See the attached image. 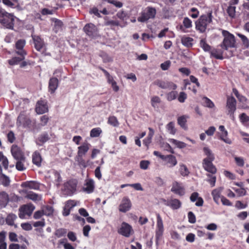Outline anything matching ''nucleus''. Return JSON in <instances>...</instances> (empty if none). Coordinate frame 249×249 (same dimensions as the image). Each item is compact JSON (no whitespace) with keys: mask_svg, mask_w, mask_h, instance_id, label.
<instances>
[{"mask_svg":"<svg viewBox=\"0 0 249 249\" xmlns=\"http://www.w3.org/2000/svg\"><path fill=\"white\" fill-rule=\"evenodd\" d=\"M157 85L162 89H175L177 88L176 85L174 84L172 82L168 81H158Z\"/></svg>","mask_w":249,"mask_h":249,"instance_id":"bb28decb","label":"nucleus"},{"mask_svg":"<svg viewBox=\"0 0 249 249\" xmlns=\"http://www.w3.org/2000/svg\"><path fill=\"white\" fill-rule=\"evenodd\" d=\"M247 203L243 204L241 201H236L235 204V207L238 209H245L247 207Z\"/></svg>","mask_w":249,"mask_h":249,"instance_id":"e2e57ef3","label":"nucleus"},{"mask_svg":"<svg viewBox=\"0 0 249 249\" xmlns=\"http://www.w3.org/2000/svg\"><path fill=\"white\" fill-rule=\"evenodd\" d=\"M83 31L87 36L91 38H94L98 36L99 30L93 23L86 24L83 28Z\"/></svg>","mask_w":249,"mask_h":249,"instance_id":"6e6552de","label":"nucleus"},{"mask_svg":"<svg viewBox=\"0 0 249 249\" xmlns=\"http://www.w3.org/2000/svg\"><path fill=\"white\" fill-rule=\"evenodd\" d=\"M213 161L211 160H203V167L207 172L212 174H215L216 172V168L213 165Z\"/></svg>","mask_w":249,"mask_h":249,"instance_id":"a211bd4d","label":"nucleus"},{"mask_svg":"<svg viewBox=\"0 0 249 249\" xmlns=\"http://www.w3.org/2000/svg\"><path fill=\"white\" fill-rule=\"evenodd\" d=\"M212 12L201 16L195 22L196 30L200 33H204L208 25L212 22Z\"/></svg>","mask_w":249,"mask_h":249,"instance_id":"f257e3e1","label":"nucleus"},{"mask_svg":"<svg viewBox=\"0 0 249 249\" xmlns=\"http://www.w3.org/2000/svg\"><path fill=\"white\" fill-rule=\"evenodd\" d=\"M101 128L96 127L92 129L90 132V136L92 138L98 137L102 133Z\"/></svg>","mask_w":249,"mask_h":249,"instance_id":"a18cd8bd","label":"nucleus"},{"mask_svg":"<svg viewBox=\"0 0 249 249\" xmlns=\"http://www.w3.org/2000/svg\"><path fill=\"white\" fill-rule=\"evenodd\" d=\"M17 162L16 163V169L20 171H24L26 169V167L24 165V162H25L26 159H24L23 160H16Z\"/></svg>","mask_w":249,"mask_h":249,"instance_id":"c03bdc74","label":"nucleus"},{"mask_svg":"<svg viewBox=\"0 0 249 249\" xmlns=\"http://www.w3.org/2000/svg\"><path fill=\"white\" fill-rule=\"evenodd\" d=\"M222 33L224 38L222 43L220 44L221 47L226 50H227L229 48L235 47L234 36L226 30H222Z\"/></svg>","mask_w":249,"mask_h":249,"instance_id":"7ed1b4c3","label":"nucleus"},{"mask_svg":"<svg viewBox=\"0 0 249 249\" xmlns=\"http://www.w3.org/2000/svg\"><path fill=\"white\" fill-rule=\"evenodd\" d=\"M188 118V116L186 115H182L179 117L178 118V124L183 129L186 130L187 129V126L186 125L187 119Z\"/></svg>","mask_w":249,"mask_h":249,"instance_id":"473e14b6","label":"nucleus"},{"mask_svg":"<svg viewBox=\"0 0 249 249\" xmlns=\"http://www.w3.org/2000/svg\"><path fill=\"white\" fill-rule=\"evenodd\" d=\"M235 9L236 7L233 6H230L228 8L227 11L230 17L233 18L235 17Z\"/></svg>","mask_w":249,"mask_h":249,"instance_id":"bf43d9fd","label":"nucleus"},{"mask_svg":"<svg viewBox=\"0 0 249 249\" xmlns=\"http://www.w3.org/2000/svg\"><path fill=\"white\" fill-rule=\"evenodd\" d=\"M171 191L180 196H182L184 194V188L181 184L176 181L173 183Z\"/></svg>","mask_w":249,"mask_h":249,"instance_id":"4be33fe9","label":"nucleus"},{"mask_svg":"<svg viewBox=\"0 0 249 249\" xmlns=\"http://www.w3.org/2000/svg\"><path fill=\"white\" fill-rule=\"evenodd\" d=\"M150 162L148 160H142L140 163V168L142 169L146 170L148 168Z\"/></svg>","mask_w":249,"mask_h":249,"instance_id":"69168bd1","label":"nucleus"},{"mask_svg":"<svg viewBox=\"0 0 249 249\" xmlns=\"http://www.w3.org/2000/svg\"><path fill=\"white\" fill-rule=\"evenodd\" d=\"M107 123L114 127H118L119 125V121L114 116H111L108 117Z\"/></svg>","mask_w":249,"mask_h":249,"instance_id":"79ce46f5","label":"nucleus"},{"mask_svg":"<svg viewBox=\"0 0 249 249\" xmlns=\"http://www.w3.org/2000/svg\"><path fill=\"white\" fill-rule=\"evenodd\" d=\"M15 17L12 14L7 12L4 9L0 8V23L7 29H13Z\"/></svg>","mask_w":249,"mask_h":249,"instance_id":"f03ea898","label":"nucleus"},{"mask_svg":"<svg viewBox=\"0 0 249 249\" xmlns=\"http://www.w3.org/2000/svg\"><path fill=\"white\" fill-rule=\"evenodd\" d=\"M156 15V9L150 7H146L143 10L140 17L138 18V21L144 22L150 18H154Z\"/></svg>","mask_w":249,"mask_h":249,"instance_id":"423d86ee","label":"nucleus"},{"mask_svg":"<svg viewBox=\"0 0 249 249\" xmlns=\"http://www.w3.org/2000/svg\"><path fill=\"white\" fill-rule=\"evenodd\" d=\"M67 231L66 229L59 228L55 231L54 234L57 238H60L65 236L67 233Z\"/></svg>","mask_w":249,"mask_h":249,"instance_id":"49530a36","label":"nucleus"},{"mask_svg":"<svg viewBox=\"0 0 249 249\" xmlns=\"http://www.w3.org/2000/svg\"><path fill=\"white\" fill-rule=\"evenodd\" d=\"M52 20L54 22V28L57 30H59L62 27L63 24V22L59 19L56 18H52Z\"/></svg>","mask_w":249,"mask_h":249,"instance_id":"4d7b16f0","label":"nucleus"},{"mask_svg":"<svg viewBox=\"0 0 249 249\" xmlns=\"http://www.w3.org/2000/svg\"><path fill=\"white\" fill-rule=\"evenodd\" d=\"M118 233L125 236L129 237L133 231L132 227L126 222H123L121 228L118 230Z\"/></svg>","mask_w":249,"mask_h":249,"instance_id":"2eb2a0df","label":"nucleus"},{"mask_svg":"<svg viewBox=\"0 0 249 249\" xmlns=\"http://www.w3.org/2000/svg\"><path fill=\"white\" fill-rule=\"evenodd\" d=\"M26 197L33 201H36L40 199L39 196L34 192H30L26 195Z\"/></svg>","mask_w":249,"mask_h":249,"instance_id":"864d4df0","label":"nucleus"},{"mask_svg":"<svg viewBox=\"0 0 249 249\" xmlns=\"http://www.w3.org/2000/svg\"><path fill=\"white\" fill-rule=\"evenodd\" d=\"M227 136L228 132L227 130H226L222 132L220 136V139L224 141L225 143L230 144L232 143V141L230 139L227 137Z\"/></svg>","mask_w":249,"mask_h":249,"instance_id":"3c124183","label":"nucleus"},{"mask_svg":"<svg viewBox=\"0 0 249 249\" xmlns=\"http://www.w3.org/2000/svg\"><path fill=\"white\" fill-rule=\"evenodd\" d=\"M50 139V137L47 133L45 132L40 134L36 140V144L42 145L43 143L47 142Z\"/></svg>","mask_w":249,"mask_h":249,"instance_id":"c756f323","label":"nucleus"},{"mask_svg":"<svg viewBox=\"0 0 249 249\" xmlns=\"http://www.w3.org/2000/svg\"><path fill=\"white\" fill-rule=\"evenodd\" d=\"M89 13L90 14H94L95 16L97 17L98 18H101V16L100 15V12L97 7H93L89 10Z\"/></svg>","mask_w":249,"mask_h":249,"instance_id":"0e129e2a","label":"nucleus"},{"mask_svg":"<svg viewBox=\"0 0 249 249\" xmlns=\"http://www.w3.org/2000/svg\"><path fill=\"white\" fill-rule=\"evenodd\" d=\"M210 53L211 57H213L218 59H222L223 58L222 55L223 52L220 50L214 49L210 51Z\"/></svg>","mask_w":249,"mask_h":249,"instance_id":"c9c22d12","label":"nucleus"},{"mask_svg":"<svg viewBox=\"0 0 249 249\" xmlns=\"http://www.w3.org/2000/svg\"><path fill=\"white\" fill-rule=\"evenodd\" d=\"M76 187V181L70 180L63 184L61 189V193L65 196H72L75 193Z\"/></svg>","mask_w":249,"mask_h":249,"instance_id":"20e7f679","label":"nucleus"},{"mask_svg":"<svg viewBox=\"0 0 249 249\" xmlns=\"http://www.w3.org/2000/svg\"><path fill=\"white\" fill-rule=\"evenodd\" d=\"M2 162L3 168L7 170L8 168L9 161L6 157L3 155L2 152L0 151V162Z\"/></svg>","mask_w":249,"mask_h":249,"instance_id":"a19ab883","label":"nucleus"},{"mask_svg":"<svg viewBox=\"0 0 249 249\" xmlns=\"http://www.w3.org/2000/svg\"><path fill=\"white\" fill-rule=\"evenodd\" d=\"M76 205L77 201L75 200L70 199L66 201L63 209V215L64 216H68L70 213L71 211L73 208L76 206Z\"/></svg>","mask_w":249,"mask_h":249,"instance_id":"ddd939ff","label":"nucleus"},{"mask_svg":"<svg viewBox=\"0 0 249 249\" xmlns=\"http://www.w3.org/2000/svg\"><path fill=\"white\" fill-rule=\"evenodd\" d=\"M157 156L160 157L164 162V164L168 167L172 168L177 164V160L176 157L172 155L164 156L157 152Z\"/></svg>","mask_w":249,"mask_h":249,"instance_id":"1a4fd4ad","label":"nucleus"},{"mask_svg":"<svg viewBox=\"0 0 249 249\" xmlns=\"http://www.w3.org/2000/svg\"><path fill=\"white\" fill-rule=\"evenodd\" d=\"M162 200L164 202L165 205L170 207L173 210L179 209L181 205V202L177 199H171L168 201L164 199Z\"/></svg>","mask_w":249,"mask_h":249,"instance_id":"412c9836","label":"nucleus"},{"mask_svg":"<svg viewBox=\"0 0 249 249\" xmlns=\"http://www.w3.org/2000/svg\"><path fill=\"white\" fill-rule=\"evenodd\" d=\"M25 59V56L14 57L8 60V64L11 66L18 65Z\"/></svg>","mask_w":249,"mask_h":249,"instance_id":"4c0bfd02","label":"nucleus"},{"mask_svg":"<svg viewBox=\"0 0 249 249\" xmlns=\"http://www.w3.org/2000/svg\"><path fill=\"white\" fill-rule=\"evenodd\" d=\"M53 175L54 176V181L57 186H58L60 183L62 181V178L60 173L56 170L53 171Z\"/></svg>","mask_w":249,"mask_h":249,"instance_id":"de8ad7c7","label":"nucleus"},{"mask_svg":"<svg viewBox=\"0 0 249 249\" xmlns=\"http://www.w3.org/2000/svg\"><path fill=\"white\" fill-rule=\"evenodd\" d=\"M200 47L205 52H210L211 46L209 45L206 42L205 39H201L200 42Z\"/></svg>","mask_w":249,"mask_h":249,"instance_id":"5fc2aeb1","label":"nucleus"},{"mask_svg":"<svg viewBox=\"0 0 249 249\" xmlns=\"http://www.w3.org/2000/svg\"><path fill=\"white\" fill-rule=\"evenodd\" d=\"M169 141L179 148H183L186 146L185 143L174 139H170L169 140Z\"/></svg>","mask_w":249,"mask_h":249,"instance_id":"ea45409f","label":"nucleus"},{"mask_svg":"<svg viewBox=\"0 0 249 249\" xmlns=\"http://www.w3.org/2000/svg\"><path fill=\"white\" fill-rule=\"evenodd\" d=\"M58 86V80L56 77L50 78L49 82V91L53 94L57 89Z\"/></svg>","mask_w":249,"mask_h":249,"instance_id":"5701e85b","label":"nucleus"},{"mask_svg":"<svg viewBox=\"0 0 249 249\" xmlns=\"http://www.w3.org/2000/svg\"><path fill=\"white\" fill-rule=\"evenodd\" d=\"M86 187L83 188V190L88 194L92 193L94 190V181L92 179H89L85 183Z\"/></svg>","mask_w":249,"mask_h":249,"instance_id":"c85d7f7f","label":"nucleus"},{"mask_svg":"<svg viewBox=\"0 0 249 249\" xmlns=\"http://www.w3.org/2000/svg\"><path fill=\"white\" fill-rule=\"evenodd\" d=\"M226 107L228 110V115H229L231 119L234 121V113L236 109V100L233 96L227 97Z\"/></svg>","mask_w":249,"mask_h":249,"instance_id":"0eeeda50","label":"nucleus"},{"mask_svg":"<svg viewBox=\"0 0 249 249\" xmlns=\"http://www.w3.org/2000/svg\"><path fill=\"white\" fill-rule=\"evenodd\" d=\"M11 152L16 160H23L24 159H26L23 151L17 145L14 144L11 146Z\"/></svg>","mask_w":249,"mask_h":249,"instance_id":"9d476101","label":"nucleus"},{"mask_svg":"<svg viewBox=\"0 0 249 249\" xmlns=\"http://www.w3.org/2000/svg\"><path fill=\"white\" fill-rule=\"evenodd\" d=\"M22 188L36 190L39 188V185L36 181H26L22 183L21 185Z\"/></svg>","mask_w":249,"mask_h":249,"instance_id":"a878e982","label":"nucleus"},{"mask_svg":"<svg viewBox=\"0 0 249 249\" xmlns=\"http://www.w3.org/2000/svg\"><path fill=\"white\" fill-rule=\"evenodd\" d=\"M17 125H22L23 127L34 128L36 125V121L35 119L31 120L29 117L22 113H20L17 119Z\"/></svg>","mask_w":249,"mask_h":249,"instance_id":"39448f33","label":"nucleus"},{"mask_svg":"<svg viewBox=\"0 0 249 249\" xmlns=\"http://www.w3.org/2000/svg\"><path fill=\"white\" fill-rule=\"evenodd\" d=\"M237 35L242 40V41L245 47L246 48H248L249 47V40L245 36L241 34L238 33Z\"/></svg>","mask_w":249,"mask_h":249,"instance_id":"603ef678","label":"nucleus"},{"mask_svg":"<svg viewBox=\"0 0 249 249\" xmlns=\"http://www.w3.org/2000/svg\"><path fill=\"white\" fill-rule=\"evenodd\" d=\"M203 151L205 153V155L207 156V158H205L204 160H214V155L213 154L212 151L208 147H204Z\"/></svg>","mask_w":249,"mask_h":249,"instance_id":"58836bf2","label":"nucleus"},{"mask_svg":"<svg viewBox=\"0 0 249 249\" xmlns=\"http://www.w3.org/2000/svg\"><path fill=\"white\" fill-rule=\"evenodd\" d=\"M17 218V216L15 214L11 213L7 215L5 221L7 224L10 226L14 225L15 227H17L16 225H15V221Z\"/></svg>","mask_w":249,"mask_h":249,"instance_id":"72a5a7b5","label":"nucleus"},{"mask_svg":"<svg viewBox=\"0 0 249 249\" xmlns=\"http://www.w3.org/2000/svg\"><path fill=\"white\" fill-rule=\"evenodd\" d=\"M160 146L164 150L169 151L172 154L174 153L173 149L171 148L169 144L167 142H160Z\"/></svg>","mask_w":249,"mask_h":249,"instance_id":"09e8293b","label":"nucleus"},{"mask_svg":"<svg viewBox=\"0 0 249 249\" xmlns=\"http://www.w3.org/2000/svg\"><path fill=\"white\" fill-rule=\"evenodd\" d=\"M0 183L5 187L9 186L10 180L6 175L2 174L0 175Z\"/></svg>","mask_w":249,"mask_h":249,"instance_id":"e433bc0d","label":"nucleus"},{"mask_svg":"<svg viewBox=\"0 0 249 249\" xmlns=\"http://www.w3.org/2000/svg\"><path fill=\"white\" fill-rule=\"evenodd\" d=\"M198 195L199 194L197 192L192 193L190 196V200L192 202H195L197 200L196 203V205L200 207L203 206L204 201L202 198L198 197Z\"/></svg>","mask_w":249,"mask_h":249,"instance_id":"cd10ccee","label":"nucleus"},{"mask_svg":"<svg viewBox=\"0 0 249 249\" xmlns=\"http://www.w3.org/2000/svg\"><path fill=\"white\" fill-rule=\"evenodd\" d=\"M26 41L24 39L18 40L15 44L16 53L20 56H25L27 54L26 51L24 49Z\"/></svg>","mask_w":249,"mask_h":249,"instance_id":"f8f14e48","label":"nucleus"},{"mask_svg":"<svg viewBox=\"0 0 249 249\" xmlns=\"http://www.w3.org/2000/svg\"><path fill=\"white\" fill-rule=\"evenodd\" d=\"M157 239L162 235L164 228L162 220L161 217L158 215L157 219Z\"/></svg>","mask_w":249,"mask_h":249,"instance_id":"b1692460","label":"nucleus"},{"mask_svg":"<svg viewBox=\"0 0 249 249\" xmlns=\"http://www.w3.org/2000/svg\"><path fill=\"white\" fill-rule=\"evenodd\" d=\"M193 39L190 37L184 36L181 39L182 44L186 47L190 48L193 46Z\"/></svg>","mask_w":249,"mask_h":249,"instance_id":"f704fd0d","label":"nucleus"},{"mask_svg":"<svg viewBox=\"0 0 249 249\" xmlns=\"http://www.w3.org/2000/svg\"><path fill=\"white\" fill-rule=\"evenodd\" d=\"M166 128L168 132L172 135H175L176 133L177 129L175 126V123L173 122L169 123L166 126Z\"/></svg>","mask_w":249,"mask_h":249,"instance_id":"37998d69","label":"nucleus"},{"mask_svg":"<svg viewBox=\"0 0 249 249\" xmlns=\"http://www.w3.org/2000/svg\"><path fill=\"white\" fill-rule=\"evenodd\" d=\"M10 201V197L5 191L0 192V208L3 209L6 207Z\"/></svg>","mask_w":249,"mask_h":249,"instance_id":"6ab92c4d","label":"nucleus"},{"mask_svg":"<svg viewBox=\"0 0 249 249\" xmlns=\"http://www.w3.org/2000/svg\"><path fill=\"white\" fill-rule=\"evenodd\" d=\"M222 190V188H219L213 190L212 192L213 199L217 204H219V199L221 198L220 194Z\"/></svg>","mask_w":249,"mask_h":249,"instance_id":"7c9ffc66","label":"nucleus"},{"mask_svg":"<svg viewBox=\"0 0 249 249\" xmlns=\"http://www.w3.org/2000/svg\"><path fill=\"white\" fill-rule=\"evenodd\" d=\"M179 171L181 175L183 176H188L189 174V171L187 167L183 164L180 165Z\"/></svg>","mask_w":249,"mask_h":249,"instance_id":"6e6d98bb","label":"nucleus"},{"mask_svg":"<svg viewBox=\"0 0 249 249\" xmlns=\"http://www.w3.org/2000/svg\"><path fill=\"white\" fill-rule=\"evenodd\" d=\"M240 120L243 124H245L249 122V116H247L245 113H243L240 115Z\"/></svg>","mask_w":249,"mask_h":249,"instance_id":"338daca9","label":"nucleus"},{"mask_svg":"<svg viewBox=\"0 0 249 249\" xmlns=\"http://www.w3.org/2000/svg\"><path fill=\"white\" fill-rule=\"evenodd\" d=\"M178 92L176 91H172L169 92L167 95V99L169 101H172L177 98Z\"/></svg>","mask_w":249,"mask_h":249,"instance_id":"052dcab7","label":"nucleus"},{"mask_svg":"<svg viewBox=\"0 0 249 249\" xmlns=\"http://www.w3.org/2000/svg\"><path fill=\"white\" fill-rule=\"evenodd\" d=\"M131 206L132 204L130 200L128 197L124 196L119 206V210L121 212L126 213L130 209Z\"/></svg>","mask_w":249,"mask_h":249,"instance_id":"4468645a","label":"nucleus"},{"mask_svg":"<svg viewBox=\"0 0 249 249\" xmlns=\"http://www.w3.org/2000/svg\"><path fill=\"white\" fill-rule=\"evenodd\" d=\"M186 98L187 94L184 92H181L179 94L178 100L180 103H184Z\"/></svg>","mask_w":249,"mask_h":249,"instance_id":"774afa93","label":"nucleus"},{"mask_svg":"<svg viewBox=\"0 0 249 249\" xmlns=\"http://www.w3.org/2000/svg\"><path fill=\"white\" fill-rule=\"evenodd\" d=\"M35 208V206L32 204H28L21 206L19 209L20 212L19 217L20 218H23L26 215H30Z\"/></svg>","mask_w":249,"mask_h":249,"instance_id":"9b49d317","label":"nucleus"},{"mask_svg":"<svg viewBox=\"0 0 249 249\" xmlns=\"http://www.w3.org/2000/svg\"><path fill=\"white\" fill-rule=\"evenodd\" d=\"M7 139L9 142L13 143L16 139V137L14 132L12 131H10L7 135Z\"/></svg>","mask_w":249,"mask_h":249,"instance_id":"680f3d73","label":"nucleus"},{"mask_svg":"<svg viewBox=\"0 0 249 249\" xmlns=\"http://www.w3.org/2000/svg\"><path fill=\"white\" fill-rule=\"evenodd\" d=\"M36 111L38 114H42L48 111L47 102L42 100L37 101L36 107Z\"/></svg>","mask_w":249,"mask_h":249,"instance_id":"dca6fc26","label":"nucleus"},{"mask_svg":"<svg viewBox=\"0 0 249 249\" xmlns=\"http://www.w3.org/2000/svg\"><path fill=\"white\" fill-rule=\"evenodd\" d=\"M90 144L86 142L78 147V151L76 157H84L89 149Z\"/></svg>","mask_w":249,"mask_h":249,"instance_id":"aec40b11","label":"nucleus"},{"mask_svg":"<svg viewBox=\"0 0 249 249\" xmlns=\"http://www.w3.org/2000/svg\"><path fill=\"white\" fill-rule=\"evenodd\" d=\"M183 25L185 28H190L192 26V21L187 17L184 18Z\"/></svg>","mask_w":249,"mask_h":249,"instance_id":"13d9d810","label":"nucleus"},{"mask_svg":"<svg viewBox=\"0 0 249 249\" xmlns=\"http://www.w3.org/2000/svg\"><path fill=\"white\" fill-rule=\"evenodd\" d=\"M75 160L77 162L78 165L81 167L86 168L89 165V160L85 161L83 159V157H75Z\"/></svg>","mask_w":249,"mask_h":249,"instance_id":"2f4dec72","label":"nucleus"},{"mask_svg":"<svg viewBox=\"0 0 249 249\" xmlns=\"http://www.w3.org/2000/svg\"><path fill=\"white\" fill-rule=\"evenodd\" d=\"M31 36L34 41L35 49L37 51H40L45 46L43 39L40 36L33 34H32Z\"/></svg>","mask_w":249,"mask_h":249,"instance_id":"f3484780","label":"nucleus"},{"mask_svg":"<svg viewBox=\"0 0 249 249\" xmlns=\"http://www.w3.org/2000/svg\"><path fill=\"white\" fill-rule=\"evenodd\" d=\"M3 3L6 6L13 8L16 6V4L18 3V0H2Z\"/></svg>","mask_w":249,"mask_h":249,"instance_id":"8fccbe9b","label":"nucleus"},{"mask_svg":"<svg viewBox=\"0 0 249 249\" xmlns=\"http://www.w3.org/2000/svg\"><path fill=\"white\" fill-rule=\"evenodd\" d=\"M42 160V157L40 153L38 151H36L33 153L32 161L33 164L37 167H40L41 165Z\"/></svg>","mask_w":249,"mask_h":249,"instance_id":"393cba45","label":"nucleus"}]
</instances>
